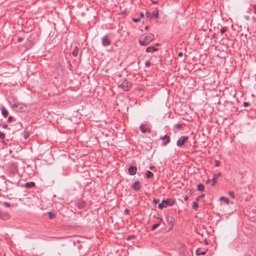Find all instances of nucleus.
Instances as JSON below:
<instances>
[{
  "label": "nucleus",
  "instance_id": "f257e3e1",
  "mask_svg": "<svg viewBox=\"0 0 256 256\" xmlns=\"http://www.w3.org/2000/svg\"><path fill=\"white\" fill-rule=\"evenodd\" d=\"M154 35L152 33H149L148 34L142 35L138 39V42L141 46H146L148 44L154 40Z\"/></svg>",
  "mask_w": 256,
  "mask_h": 256
},
{
  "label": "nucleus",
  "instance_id": "f03ea898",
  "mask_svg": "<svg viewBox=\"0 0 256 256\" xmlns=\"http://www.w3.org/2000/svg\"><path fill=\"white\" fill-rule=\"evenodd\" d=\"M12 109L16 112H26L28 107L26 104L22 102H18L12 105Z\"/></svg>",
  "mask_w": 256,
  "mask_h": 256
},
{
  "label": "nucleus",
  "instance_id": "7ed1b4c3",
  "mask_svg": "<svg viewBox=\"0 0 256 256\" xmlns=\"http://www.w3.org/2000/svg\"><path fill=\"white\" fill-rule=\"evenodd\" d=\"M132 86L131 82L127 80H124L123 82L119 85L118 87L121 88L124 91H128L132 88Z\"/></svg>",
  "mask_w": 256,
  "mask_h": 256
},
{
  "label": "nucleus",
  "instance_id": "20e7f679",
  "mask_svg": "<svg viewBox=\"0 0 256 256\" xmlns=\"http://www.w3.org/2000/svg\"><path fill=\"white\" fill-rule=\"evenodd\" d=\"M188 140V136H181L177 140L176 145L178 147H182Z\"/></svg>",
  "mask_w": 256,
  "mask_h": 256
},
{
  "label": "nucleus",
  "instance_id": "39448f33",
  "mask_svg": "<svg viewBox=\"0 0 256 256\" xmlns=\"http://www.w3.org/2000/svg\"><path fill=\"white\" fill-rule=\"evenodd\" d=\"M102 43L104 46H108L111 44L112 42L109 39L108 35L106 34L102 38Z\"/></svg>",
  "mask_w": 256,
  "mask_h": 256
},
{
  "label": "nucleus",
  "instance_id": "423d86ee",
  "mask_svg": "<svg viewBox=\"0 0 256 256\" xmlns=\"http://www.w3.org/2000/svg\"><path fill=\"white\" fill-rule=\"evenodd\" d=\"M131 188L132 190L136 192H138L141 189L142 185L138 180H136L132 185Z\"/></svg>",
  "mask_w": 256,
  "mask_h": 256
},
{
  "label": "nucleus",
  "instance_id": "0eeeda50",
  "mask_svg": "<svg viewBox=\"0 0 256 256\" xmlns=\"http://www.w3.org/2000/svg\"><path fill=\"white\" fill-rule=\"evenodd\" d=\"M160 139L163 140V142L162 144V145L163 146H165L167 145L170 142V137L167 134H165L164 136H161L160 137Z\"/></svg>",
  "mask_w": 256,
  "mask_h": 256
},
{
  "label": "nucleus",
  "instance_id": "6e6552de",
  "mask_svg": "<svg viewBox=\"0 0 256 256\" xmlns=\"http://www.w3.org/2000/svg\"><path fill=\"white\" fill-rule=\"evenodd\" d=\"M162 202L165 207H166L168 206H172L175 203V200L172 198L163 200Z\"/></svg>",
  "mask_w": 256,
  "mask_h": 256
},
{
  "label": "nucleus",
  "instance_id": "1a4fd4ad",
  "mask_svg": "<svg viewBox=\"0 0 256 256\" xmlns=\"http://www.w3.org/2000/svg\"><path fill=\"white\" fill-rule=\"evenodd\" d=\"M76 206L79 208V209H84V208L86 206V202L85 200H79L76 204Z\"/></svg>",
  "mask_w": 256,
  "mask_h": 256
},
{
  "label": "nucleus",
  "instance_id": "9d476101",
  "mask_svg": "<svg viewBox=\"0 0 256 256\" xmlns=\"http://www.w3.org/2000/svg\"><path fill=\"white\" fill-rule=\"evenodd\" d=\"M140 130L142 133L150 132L151 130L149 127H146V124H142L140 126Z\"/></svg>",
  "mask_w": 256,
  "mask_h": 256
},
{
  "label": "nucleus",
  "instance_id": "9b49d317",
  "mask_svg": "<svg viewBox=\"0 0 256 256\" xmlns=\"http://www.w3.org/2000/svg\"><path fill=\"white\" fill-rule=\"evenodd\" d=\"M128 170L129 174L133 176L136 173L137 168L136 166H131L128 168Z\"/></svg>",
  "mask_w": 256,
  "mask_h": 256
},
{
  "label": "nucleus",
  "instance_id": "f8f14e48",
  "mask_svg": "<svg viewBox=\"0 0 256 256\" xmlns=\"http://www.w3.org/2000/svg\"><path fill=\"white\" fill-rule=\"evenodd\" d=\"M175 220L174 218L172 216H168L167 217V222L168 225L170 226V228H172L174 224V222Z\"/></svg>",
  "mask_w": 256,
  "mask_h": 256
},
{
  "label": "nucleus",
  "instance_id": "ddd939ff",
  "mask_svg": "<svg viewBox=\"0 0 256 256\" xmlns=\"http://www.w3.org/2000/svg\"><path fill=\"white\" fill-rule=\"evenodd\" d=\"M221 176V173L220 172H218V174H214L213 175V176H212V184H211V186H214L215 184H216V180Z\"/></svg>",
  "mask_w": 256,
  "mask_h": 256
},
{
  "label": "nucleus",
  "instance_id": "4468645a",
  "mask_svg": "<svg viewBox=\"0 0 256 256\" xmlns=\"http://www.w3.org/2000/svg\"><path fill=\"white\" fill-rule=\"evenodd\" d=\"M10 218V216L6 212H0V218L4 220H7Z\"/></svg>",
  "mask_w": 256,
  "mask_h": 256
},
{
  "label": "nucleus",
  "instance_id": "2eb2a0df",
  "mask_svg": "<svg viewBox=\"0 0 256 256\" xmlns=\"http://www.w3.org/2000/svg\"><path fill=\"white\" fill-rule=\"evenodd\" d=\"M1 111H2V114L4 116V118H6L8 115V112L6 108L2 106L1 107Z\"/></svg>",
  "mask_w": 256,
  "mask_h": 256
},
{
  "label": "nucleus",
  "instance_id": "dca6fc26",
  "mask_svg": "<svg viewBox=\"0 0 256 256\" xmlns=\"http://www.w3.org/2000/svg\"><path fill=\"white\" fill-rule=\"evenodd\" d=\"M207 250H208V249L201 252L200 248H198L196 250V256L204 255L206 253Z\"/></svg>",
  "mask_w": 256,
  "mask_h": 256
},
{
  "label": "nucleus",
  "instance_id": "f3484780",
  "mask_svg": "<svg viewBox=\"0 0 256 256\" xmlns=\"http://www.w3.org/2000/svg\"><path fill=\"white\" fill-rule=\"evenodd\" d=\"M157 50H158V49L154 46H148L146 50V52H156Z\"/></svg>",
  "mask_w": 256,
  "mask_h": 256
},
{
  "label": "nucleus",
  "instance_id": "a211bd4d",
  "mask_svg": "<svg viewBox=\"0 0 256 256\" xmlns=\"http://www.w3.org/2000/svg\"><path fill=\"white\" fill-rule=\"evenodd\" d=\"M153 16L155 18H158V10L157 8H156L155 10L151 14L150 18H152Z\"/></svg>",
  "mask_w": 256,
  "mask_h": 256
},
{
  "label": "nucleus",
  "instance_id": "6ab92c4d",
  "mask_svg": "<svg viewBox=\"0 0 256 256\" xmlns=\"http://www.w3.org/2000/svg\"><path fill=\"white\" fill-rule=\"evenodd\" d=\"M36 184L34 182H30L25 184V187L29 188L35 186Z\"/></svg>",
  "mask_w": 256,
  "mask_h": 256
},
{
  "label": "nucleus",
  "instance_id": "aec40b11",
  "mask_svg": "<svg viewBox=\"0 0 256 256\" xmlns=\"http://www.w3.org/2000/svg\"><path fill=\"white\" fill-rule=\"evenodd\" d=\"M78 52H79V48L78 46H75L74 48V50L72 52V54L74 56L76 57L78 55Z\"/></svg>",
  "mask_w": 256,
  "mask_h": 256
},
{
  "label": "nucleus",
  "instance_id": "412c9836",
  "mask_svg": "<svg viewBox=\"0 0 256 256\" xmlns=\"http://www.w3.org/2000/svg\"><path fill=\"white\" fill-rule=\"evenodd\" d=\"M56 70L58 71V72H60L62 73V72H63V69H62V66L60 64V63H57L56 65Z\"/></svg>",
  "mask_w": 256,
  "mask_h": 256
},
{
  "label": "nucleus",
  "instance_id": "4be33fe9",
  "mask_svg": "<svg viewBox=\"0 0 256 256\" xmlns=\"http://www.w3.org/2000/svg\"><path fill=\"white\" fill-rule=\"evenodd\" d=\"M9 102L12 104V105L18 102L16 98L13 96L10 97V100Z\"/></svg>",
  "mask_w": 256,
  "mask_h": 256
},
{
  "label": "nucleus",
  "instance_id": "5701e85b",
  "mask_svg": "<svg viewBox=\"0 0 256 256\" xmlns=\"http://www.w3.org/2000/svg\"><path fill=\"white\" fill-rule=\"evenodd\" d=\"M197 190L200 192H204V186L203 184H199L197 186Z\"/></svg>",
  "mask_w": 256,
  "mask_h": 256
},
{
  "label": "nucleus",
  "instance_id": "b1692460",
  "mask_svg": "<svg viewBox=\"0 0 256 256\" xmlns=\"http://www.w3.org/2000/svg\"><path fill=\"white\" fill-rule=\"evenodd\" d=\"M147 178H150L154 177V174L150 170H148L146 174Z\"/></svg>",
  "mask_w": 256,
  "mask_h": 256
},
{
  "label": "nucleus",
  "instance_id": "393cba45",
  "mask_svg": "<svg viewBox=\"0 0 256 256\" xmlns=\"http://www.w3.org/2000/svg\"><path fill=\"white\" fill-rule=\"evenodd\" d=\"M198 202H197V201L194 202L193 204H192V208L195 210H197L198 209Z\"/></svg>",
  "mask_w": 256,
  "mask_h": 256
},
{
  "label": "nucleus",
  "instance_id": "a878e982",
  "mask_svg": "<svg viewBox=\"0 0 256 256\" xmlns=\"http://www.w3.org/2000/svg\"><path fill=\"white\" fill-rule=\"evenodd\" d=\"M220 200H224L226 204H229V199L228 198H226L224 196H221L220 198Z\"/></svg>",
  "mask_w": 256,
  "mask_h": 256
},
{
  "label": "nucleus",
  "instance_id": "bb28decb",
  "mask_svg": "<svg viewBox=\"0 0 256 256\" xmlns=\"http://www.w3.org/2000/svg\"><path fill=\"white\" fill-rule=\"evenodd\" d=\"M48 216H49V218L50 219V220H52L53 218H54L55 217H56V214L53 212H48Z\"/></svg>",
  "mask_w": 256,
  "mask_h": 256
},
{
  "label": "nucleus",
  "instance_id": "cd10ccee",
  "mask_svg": "<svg viewBox=\"0 0 256 256\" xmlns=\"http://www.w3.org/2000/svg\"><path fill=\"white\" fill-rule=\"evenodd\" d=\"M160 226V223H156L152 225V231L155 230L159 226Z\"/></svg>",
  "mask_w": 256,
  "mask_h": 256
},
{
  "label": "nucleus",
  "instance_id": "c85d7f7f",
  "mask_svg": "<svg viewBox=\"0 0 256 256\" xmlns=\"http://www.w3.org/2000/svg\"><path fill=\"white\" fill-rule=\"evenodd\" d=\"M184 124H176L174 125V128L177 129H180L184 126Z\"/></svg>",
  "mask_w": 256,
  "mask_h": 256
},
{
  "label": "nucleus",
  "instance_id": "c756f323",
  "mask_svg": "<svg viewBox=\"0 0 256 256\" xmlns=\"http://www.w3.org/2000/svg\"><path fill=\"white\" fill-rule=\"evenodd\" d=\"M158 208L160 210H162L164 208H166L162 201L158 204Z\"/></svg>",
  "mask_w": 256,
  "mask_h": 256
},
{
  "label": "nucleus",
  "instance_id": "7c9ffc66",
  "mask_svg": "<svg viewBox=\"0 0 256 256\" xmlns=\"http://www.w3.org/2000/svg\"><path fill=\"white\" fill-rule=\"evenodd\" d=\"M205 196L204 194H202L198 196L196 199V200L198 202L200 198H204Z\"/></svg>",
  "mask_w": 256,
  "mask_h": 256
},
{
  "label": "nucleus",
  "instance_id": "2f4dec72",
  "mask_svg": "<svg viewBox=\"0 0 256 256\" xmlns=\"http://www.w3.org/2000/svg\"><path fill=\"white\" fill-rule=\"evenodd\" d=\"M228 194L232 198L234 199L235 198L234 192L233 191H230Z\"/></svg>",
  "mask_w": 256,
  "mask_h": 256
},
{
  "label": "nucleus",
  "instance_id": "473e14b6",
  "mask_svg": "<svg viewBox=\"0 0 256 256\" xmlns=\"http://www.w3.org/2000/svg\"><path fill=\"white\" fill-rule=\"evenodd\" d=\"M226 31V27H222L220 29V32L222 34L224 33Z\"/></svg>",
  "mask_w": 256,
  "mask_h": 256
},
{
  "label": "nucleus",
  "instance_id": "72a5a7b5",
  "mask_svg": "<svg viewBox=\"0 0 256 256\" xmlns=\"http://www.w3.org/2000/svg\"><path fill=\"white\" fill-rule=\"evenodd\" d=\"M5 137H6L5 134L4 132H1L0 131V139L4 140L5 138Z\"/></svg>",
  "mask_w": 256,
  "mask_h": 256
},
{
  "label": "nucleus",
  "instance_id": "f704fd0d",
  "mask_svg": "<svg viewBox=\"0 0 256 256\" xmlns=\"http://www.w3.org/2000/svg\"><path fill=\"white\" fill-rule=\"evenodd\" d=\"M4 205L6 206V207H7V208H9L10 206V202H4Z\"/></svg>",
  "mask_w": 256,
  "mask_h": 256
},
{
  "label": "nucleus",
  "instance_id": "c9c22d12",
  "mask_svg": "<svg viewBox=\"0 0 256 256\" xmlns=\"http://www.w3.org/2000/svg\"><path fill=\"white\" fill-rule=\"evenodd\" d=\"M132 20L134 22H137L140 21V18H132Z\"/></svg>",
  "mask_w": 256,
  "mask_h": 256
},
{
  "label": "nucleus",
  "instance_id": "e433bc0d",
  "mask_svg": "<svg viewBox=\"0 0 256 256\" xmlns=\"http://www.w3.org/2000/svg\"><path fill=\"white\" fill-rule=\"evenodd\" d=\"M134 238V235H131V236H128L126 238V240H132V238Z\"/></svg>",
  "mask_w": 256,
  "mask_h": 256
},
{
  "label": "nucleus",
  "instance_id": "4c0bfd02",
  "mask_svg": "<svg viewBox=\"0 0 256 256\" xmlns=\"http://www.w3.org/2000/svg\"><path fill=\"white\" fill-rule=\"evenodd\" d=\"M250 105V102H244L243 104V106H244V107H247L248 106H249Z\"/></svg>",
  "mask_w": 256,
  "mask_h": 256
},
{
  "label": "nucleus",
  "instance_id": "58836bf2",
  "mask_svg": "<svg viewBox=\"0 0 256 256\" xmlns=\"http://www.w3.org/2000/svg\"><path fill=\"white\" fill-rule=\"evenodd\" d=\"M12 120H13V117L12 116H10L8 118L7 121L8 122H12Z\"/></svg>",
  "mask_w": 256,
  "mask_h": 256
},
{
  "label": "nucleus",
  "instance_id": "ea45409f",
  "mask_svg": "<svg viewBox=\"0 0 256 256\" xmlns=\"http://www.w3.org/2000/svg\"><path fill=\"white\" fill-rule=\"evenodd\" d=\"M150 64V61L148 60H147L146 62H145V65L147 67H148Z\"/></svg>",
  "mask_w": 256,
  "mask_h": 256
},
{
  "label": "nucleus",
  "instance_id": "a19ab883",
  "mask_svg": "<svg viewBox=\"0 0 256 256\" xmlns=\"http://www.w3.org/2000/svg\"><path fill=\"white\" fill-rule=\"evenodd\" d=\"M29 136V134L28 132H26L24 134V138L26 139Z\"/></svg>",
  "mask_w": 256,
  "mask_h": 256
},
{
  "label": "nucleus",
  "instance_id": "79ce46f5",
  "mask_svg": "<svg viewBox=\"0 0 256 256\" xmlns=\"http://www.w3.org/2000/svg\"><path fill=\"white\" fill-rule=\"evenodd\" d=\"M130 212V210L128 209H126L124 210V214H128Z\"/></svg>",
  "mask_w": 256,
  "mask_h": 256
},
{
  "label": "nucleus",
  "instance_id": "37998d69",
  "mask_svg": "<svg viewBox=\"0 0 256 256\" xmlns=\"http://www.w3.org/2000/svg\"><path fill=\"white\" fill-rule=\"evenodd\" d=\"M23 40H24V38H19L17 40V42H22Z\"/></svg>",
  "mask_w": 256,
  "mask_h": 256
},
{
  "label": "nucleus",
  "instance_id": "c03bdc74",
  "mask_svg": "<svg viewBox=\"0 0 256 256\" xmlns=\"http://www.w3.org/2000/svg\"><path fill=\"white\" fill-rule=\"evenodd\" d=\"M159 202V200H156V198H154L153 200V202L154 204H156L158 202Z\"/></svg>",
  "mask_w": 256,
  "mask_h": 256
},
{
  "label": "nucleus",
  "instance_id": "a18cd8bd",
  "mask_svg": "<svg viewBox=\"0 0 256 256\" xmlns=\"http://www.w3.org/2000/svg\"><path fill=\"white\" fill-rule=\"evenodd\" d=\"M150 16H151V14L150 12H146V16L147 18H150Z\"/></svg>",
  "mask_w": 256,
  "mask_h": 256
},
{
  "label": "nucleus",
  "instance_id": "49530a36",
  "mask_svg": "<svg viewBox=\"0 0 256 256\" xmlns=\"http://www.w3.org/2000/svg\"><path fill=\"white\" fill-rule=\"evenodd\" d=\"M183 56V53L182 52H180L178 53V56L182 57Z\"/></svg>",
  "mask_w": 256,
  "mask_h": 256
},
{
  "label": "nucleus",
  "instance_id": "de8ad7c7",
  "mask_svg": "<svg viewBox=\"0 0 256 256\" xmlns=\"http://www.w3.org/2000/svg\"><path fill=\"white\" fill-rule=\"evenodd\" d=\"M253 8L254 9V13L256 14V4L253 6Z\"/></svg>",
  "mask_w": 256,
  "mask_h": 256
},
{
  "label": "nucleus",
  "instance_id": "09e8293b",
  "mask_svg": "<svg viewBox=\"0 0 256 256\" xmlns=\"http://www.w3.org/2000/svg\"><path fill=\"white\" fill-rule=\"evenodd\" d=\"M188 196H185L184 197V200H188Z\"/></svg>",
  "mask_w": 256,
  "mask_h": 256
},
{
  "label": "nucleus",
  "instance_id": "8fccbe9b",
  "mask_svg": "<svg viewBox=\"0 0 256 256\" xmlns=\"http://www.w3.org/2000/svg\"><path fill=\"white\" fill-rule=\"evenodd\" d=\"M2 128H6L8 127V126L7 124H3L2 125Z\"/></svg>",
  "mask_w": 256,
  "mask_h": 256
},
{
  "label": "nucleus",
  "instance_id": "3c124183",
  "mask_svg": "<svg viewBox=\"0 0 256 256\" xmlns=\"http://www.w3.org/2000/svg\"><path fill=\"white\" fill-rule=\"evenodd\" d=\"M216 166H220V162L218 161H217L216 163Z\"/></svg>",
  "mask_w": 256,
  "mask_h": 256
},
{
  "label": "nucleus",
  "instance_id": "603ef678",
  "mask_svg": "<svg viewBox=\"0 0 256 256\" xmlns=\"http://www.w3.org/2000/svg\"><path fill=\"white\" fill-rule=\"evenodd\" d=\"M144 13H143V12H141V13L140 14V18H144Z\"/></svg>",
  "mask_w": 256,
  "mask_h": 256
},
{
  "label": "nucleus",
  "instance_id": "864d4df0",
  "mask_svg": "<svg viewBox=\"0 0 256 256\" xmlns=\"http://www.w3.org/2000/svg\"><path fill=\"white\" fill-rule=\"evenodd\" d=\"M68 172H64V173H62V175H63V176H68Z\"/></svg>",
  "mask_w": 256,
  "mask_h": 256
},
{
  "label": "nucleus",
  "instance_id": "5fc2aeb1",
  "mask_svg": "<svg viewBox=\"0 0 256 256\" xmlns=\"http://www.w3.org/2000/svg\"><path fill=\"white\" fill-rule=\"evenodd\" d=\"M154 168V166H152L150 167V169L152 170Z\"/></svg>",
  "mask_w": 256,
  "mask_h": 256
},
{
  "label": "nucleus",
  "instance_id": "6e6d98bb",
  "mask_svg": "<svg viewBox=\"0 0 256 256\" xmlns=\"http://www.w3.org/2000/svg\"><path fill=\"white\" fill-rule=\"evenodd\" d=\"M210 182V179H208V180L206 181V184H209Z\"/></svg>",
  "mask_w": 256,
  "mask_h": 256
},
{
  "label": "nucleus",
  "instance_id": "4d7b16f0",
  "mask_svg": "<svg viewBox=\"0 0 256 256\" xmlns=\"http://www.w3.org/2000/svg\"><path fill=\"white\" fill-rule=\"evenodd\" d=\"M144 29L146 30H148V26H146L144 27Z\"/></svg>",
  "mask_w": 256,
  "mask_h": 256
},
{
  "label": "nucleus",
  "instance_id": "13d9d810",
  "mask_svg": "<svg viewBox=\"0 0 256 256\" xmlns=\"http://www.w3.org/2000/svg\"><path fill=\"white\" fill-rule=\"evenodd\" d=\"M158 220H162V216H160V217H159V216H158Z\"/></svg>",
  "mask_w": 256,
  "mask_h": 256
},
{
  "label": "nucleus",
  "instance_id": "bf43d9fd",
  "mask_svg": "<svg viewBox=\"0 0 256 256\" xmlns=\"http://www.w3.org/2000/svg\"><path fill=\"white\" fill-rule=\"evenodd\" d=\"M152 2L154 4H157L158 3V2H156V1H153V0H152Z\"/></svg>",
  "mask_w": 256,
  "mask_h": 256
},
{
  "label": "nucleus",
  "instance_id": "052dcab7",
  "mask_svg": "<svg viewBox=\"0 0 256 256\" xmlns=\"http://www.w3.org/2000/svg\"><path fill=\"white\" fill-rule=\"evenodd\" d=\"M204 244H208V242H207L206 240H204Z\"/></svg>",
  "mask_w": 256,
  "mask_h": 256
},
{
  "label": "nucleus",
  "instance_id": "680f3d73",
  "mask_svg": "<svg viewBox=\"0 0 256 256\" xmlns=\"http://www.w3.org/2000/svg\"><path fill=\"white\" fill-rule=\"evenodd\" d=\"M215 36H216V34H214H214H213L212 35V37L213 38H215Z\"/></svg>",
  "mask_w": 256,
  "mask_h": 256
},
{
  "label": "nucleus",
  "instance_id": "e2e57ef3",
  "mask_svg": "<svg viewBox=\"0 0 256 256\" xmlns=\"http://www.w3.org/2000/svg\"><path fill=\"white\" fill-rule=\"evenodd\" d=\"M68 64L70 66H71V64H70V62H68Z\"/></svg>",
  "mask_w": 256,
  "mask_h": 256
},
{
  "label": "nucleus",
  "instance_id": "0e129e2a",
  "mask_svg": "<svg viewBox=\"0 0 256 256\" xmlns=\"http://www.w3.org/2000/svg\"><path fill=\"white\" fill-rule=\"evenodd\" d=\"M248 18H249L248 16H247L246 17V18L247 20H248Z\"/></svg>",
  "mask_w": 256,
  "mask_h": 256
},
{
  "label": "nucleus",
  "instance_id": "69168bd1",
  "mask_svg": "<svg viewBox=\"0 0 256 256\" xmlns=\"http://www.w3.org/2000/svg\"><path fill=\"white\" fill-rule=\"evenodd\" d=\"M156 46H158V45H160V44H159L158 43H156Z\"/></svg>",
  "mask_w": 256,
  "mask_h": 256
},
{
  "label": "nucleus",
  "instance_id": "338daca9",
  "mask_svg": "<svg viewBox=\"0 0 256 256\" xmlns=\"http://www.w3.org/2000/svg\"><path fill=\"white\" fill-rule=\"evenodd\" d=\"M0 126H1V124H0Z\"/></svg>",
  "mask_w": 256,
  "mask_h": 256
}]
</instances>
